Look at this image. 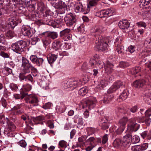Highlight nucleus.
<instances>
[{
    "instance_id": "nucleus-35",
    "label": "nucleus",
    "mask_w": 151,
    "mask_h": 151,
    "mask_svg": "<svg viewBox=\"0 0 151 151\" xmlns=\"http://www.w3.org/2000/svg\"><path fill=\"white\" fill-rule=\"evenodd\" d=\"M37 6L38 9L42 12L44 13L46 9L44 4L41 1H38L37 2Z\"/></svg>"
},
{
    "instance_id": "nucleus-46",
    "label": "nucleus",
    "mask_w": 151,
    "mask_h": 151,
    "mask_svg": "<svg viewBox=\"0 0 151 151\" xmlns=\"http://www.w3.org/2000/svg\"><path fill=\"white\" fill-rule=\"evenodd\" d=\"M131 142L132 143H138L140 141V139L139 136L137 135L134 136L132 137H131Z\"/></svg>"
},
{
    "instance_id": "nucleus-40",
    "label": "nucleus",
    "mask_w": 151,
    "mask_h": 151,
    "mask_svg": "<svg viewBox=\"0 0 151 151\" xmlns=\"http://www.w3.org/2000/svg\"><path fill=\"white\" fill-rule=\"evenodd\" d=\"M103 17H107L109 16H110L112 14V11L109 9H105L102 10Z\"/></svg>"
},
{
    "instance_id": "nucleus-25",
    "label": "nucleus",
    "mask_w": 151,
    "mask_h": 151,
    "mask_svg": "<svg viewBox=\"0 0 151 151\" xmlns=\"http://www.w3.org/2000/svg\"><path fill=\"white\" fill-rule=\"evenodd\" d=\"M140 122L145 123L147 126H149L151 122V119L149 117L147 116H143L140 118Z\"/></svg>"
},
{
    "instance_id": "nucleus-24",
    "label": "nucleus",
    "mask_w": 151,
    "mask_h": 151,
    "mask_svg": "<svg viewBox=\"0 0 151 151\" xmlns=\"http://www.w3.org/2000/svg\"><path fill=\"white\" fill-rule=\"evenodd\" d=\"M118 40L119 38L116 39V41L115 42L116 44L117 45L116 51L118 53L120 54L124 52V47L121 44H118V43H119Z\"/></svg>"
},
{
    "instance_id": "nucleus-50",
    "label": "nucleus",
    "mask_w": 151,
    "mask_h": 151,
    "mask_svg": "<svg viewBox=\"0 0 151 151\" xmlns=\"http://www.w3.org/2000/svg\"><path fill=\"white\" fill-rule=\"evenodd\" d=\"M31 89V86L29 84L24 85L23 86V87L21 89L22 91L24 90L26 91H29Z\"/></svg>"
},
{
    "instance_id": "nucleus-15",
    "label": "nucleus",
    "mask_w": 151,
    "mask_h": 151,
    "mask_svg": "<svg viewBox=\"0 0 151 151\" xmlns=\"http://www.w3.org/2000/svg\"><path fill=\"white\" fill-rule=\"evenodd\" d=\"M30 59L32 63L36 64L38 66L42 65L43 61V60L42 58H38L36 56L34 55H31L30 56Z\"/></svg>"
},
{
    "instance_id": "nucleus-11",
    "label": "nucleus",
    "mask_w": 151,
    "mask_h": 151,
    "mask_svg": "<svg viewBox=\"0 0 151 151\" xmlns=\"http://www.w3.org/2000/svg\"><path fill=\"white\" fill-rule=\"evenodd\" d=\"M7 127L5 129L4 132H7L8 133L11 131H14L16 129V127L14 124L12 122H11L9 118H6Z\"/></svg>"
},
{
    "instance_id": "nucleus-43",
    "label": "nucleus",
    "mask_w": 151,
    "mask_h": 151,
    "mask_svg": "<svg viewBox=\"0 0 151 151\" xmlns=\"http://www.w3.org/2000/svg\"><path fill=\"white\" fill-rule=\"evenodd\" d=\"M127 96L128 94L127 93L126 91H124L119 96V99L121 100V101H124L127 98Z\"/></svg>"
},
{
    "instance_id": "nucleus-53",
    "label": "nucleus",
    "mask_w": 151,
    "mask_h": 151,
    "mask_svg": "<svg viewBox=\"0 0 151 151\" xmlns=\"http://www.w3.org/2000/svg\"><path fill=\"white\" fill-rule=\"evenodd\" d=\"M109 125V124L108 122H103L102 123V125L101 126L102 129L104 130L108 128Z\"/></svg>"
},
{
    "instance_id": "nucleus-48",
    "label": "nucleus",
    "mask_w": 151,
    "mask_h": 151,
    "mask_svg": "<svg viewBox=\"0 0 151 151\" xmlns=\"http://www.w3.org/2000/svg\"><path fill=\"white\" fill-rule=\"evenodd\" d=\"M45 119L44 116H39L36 117L35 118L33 119V121L36 123H38V122L41 121Z\"/></svg>"
},
{
    "instance_id": "nucleus-63",
    "label": "nucleus",
    "mask_w": 151,
    "mask_h": 151,
    "mask_svg": "<svg viewBox=\"0 0 151 151\" xmlns=\"http://www.w3.org/2000/svg\"><path fill=\"white\" fill-rule=\"evenodd\" d=\"M56 22L58 26H61L63 24V19H58L56 20Z\"/></svg>"
},
{
    "instance_id": "nucleus-17",
    "label": "nucleus",
    "mask_w": 151,
    "mask_h": 151,
    "mask_svg": "<svg viewBox=\"0 0 151 151\" xmlns=\"http://www.w3.org/2000/svg\"><path fill=\"white\" fill-rule=\"evenodd\" d=\"M43 35H45L47 36L48 37L51 38L52 39L54 40L56 38L58 37V34L56 32H44L40 34V36H42Z\"/></svg>"
},
{
    "instance_id": "nucleus-2",
    "label": "nucleus",
    "mask_w": 151,
    "mask_h": 151,
    "mask_svg": "<svg viewBox=\"0 0 151 151\" xmlns=\"http://www.w3.org/2000/svg\"><path fill=\"white\" fill-rule=\"evenodd\" d=\"M101 27H96L92 29V32L94 33H97L96 34L94 35V36L96 37V38H98L99 40L98 42H96L97 45H96L97 48L99 50L101 51H104L107 49V41L104 40V39H102L101 36H100L98 37L96 35H99L100 33L102 32L101 29Z\"/></svg>"
},
{
    "instance_id": "nucleus-21",
    "label": "nucleus",
    "mask_w": 151,
    "mask_h": 151,
    "mask_svg": "<svg viewBox=\"0 0 151 151\" xmlns=\"http://www.w3.org/2000/svg\"><path fill=\"white\" fill-rule=\"evenodd\" d=\"M74 9L75 12H83L84 10L83 8L82 4L78 2H74Z\"/></svg>"
},
{
    "instance_id": "nucleus-38",
    "label": "nucleus",
    "mask_w": 151,
    "mask_h": 151,
    "mask_svg": "<svg viewBox=\"0 0 151 151\" xmlns=\"http://www.w3.org/2000/svg\"><path fill=\"white\" fill-rule=\"evenodd\" d=\"M70 30L69 29H66L60 32V37L68 36L70 32Z\"/></svg>"
},
{
    "instance_id": "nucleus-4",
    "label": "nucleus",
    "mask_w": 151,
    "mask_h": 151,
    "mask_svg": "<svg viewBox=\"0 0 151 151\" xmlns=\"http://www.w3.org/2000/svg\"><path fill=\"white\" fill-rule=\"evenodd\" d=\"M25 46V42L23 41H20L13 44L11 46V48L15 52L20 53V52L24 50V48Z\"/></svg>"
},
{
    "instance_id": "nucleus-20",
    "label": "nucleus",
    "mask_w": 151,
    "mask_h": 151,
    "mask_svg": "<svg viewBox=\"0 0 151 151\" xmlns=\"http://www.w3.org/2000/svg\"><path fill=\"white\" fill-rule=\"evenodd\" d=\"M144 95L145 96L144 99L147 102H151V91L149 89L144 90Z\"/></svg>"
},
{
    "instance_id": "nucleus-49",
    "label": "nucleus",
    "mask_w": 151,
    "mask_h": 151,
    "mask_svg": "<svg viewBox=\"0 0 151 151\" xmlns=\"http://www.w3.org/2000/svg\"><path fill=\"white\" fill-rule=\"evenodd\" d=\"M99 0H91L89 1L88 4V7L94 6L96 5L98 1Z\"/></svg>"
},
{
    "instance_id": "nucleus-7",
    "label": "nucleus",
    "mask_w": 151,
    "mask_h": 151,
    "mask_svg": "<svg viewBox=\"0 0 151 151\" xmlns=\"http://www.w3.org/2000/svg\"><path fill=\"white\" fill-rule=\"evenodd\" d=\"M139 125L136 122L135 118H132L129 121L128 129L132 131L136 132L138 130Z\"/></svg>"
},
{
    "instance_id": "nucleus-33",
    "label": "nucleus",
    "mask_w": 151,
    "mask_h": 151,
    "mask_svg": "<svg viewBox=\"0 0 151 151\" xmlns=\"http://www.w3.org/2000/svg\"><path fill=\"white\" fill-rule=\"evenodd\" d=\"M61 45L60 41L58 40L55 41L52 44V47L55 50H57L60 49Z\"/></svg>"
},
{
    "instance_id": "nucleus-54",
    "label": "nucleus",
    "mask_w": 151,
    "mask_h": 151,
    "mask_svg": "<svg viewBox=\"0 0 151 151\" xmlns=\"http://www.w3.org/2000/svg\"><path fill=\"white\" fill-rule=\"evenodd\" d=\"M86 130L88 134H92L94 133L95 129L94 128L88 127L87 128Z\"/></svg>"
},
{
    "instance_id": "nucleus-61",
    "label": "nucleus",
    "mask_w": 151,
    "mask_h": 151,
    "mask_svg": "<svg viewBox=\"0 0 151 151\" xmlns=\"http://www.w3.org/2000/svg\"><path fill=\"white\" fill-rule=\"evenodd\" d=\"M19 144L21 147H26L27 143L24 140H22L20 141L18 143Z\"/></svg>"
},
{
    "instance_id": "nucleus-41",
    "label": "nucleus",
    "mask_w": 151,
    "mask_h": 151,
    "mask_svg": "<svg viewBox=\"0 0 151 151\" xmlns=\"http://www.w3.org/2000/svg\"><path fill=\"white\" fill-rule=\"evenodd\" d=\"M88 92L87 87H84L81 88L79 91V94L82 96H84Z\"/></svg>"
},
{
    "instance_id": "nucleus-9",
    "label": "nucleus",
    "mask_w": 151,
    "mask_h": 151,
    "mask_svg": "<svg viewBox=\"0 0 151 151\" xmlns=\"http://www.w3.org/2000/svg\"><path fill=\"white\" fill-rule=\"evenodd\" d=\"M12 28L10 29L5 25H0V30L5 32L6 36L9 38H11L14 36V33L12 31Z\"/></svg>"
},
{
    "instance_id": "nucleus-60",
    "label": "nucleus",
    "mask_w": 151,
    "mask_h": 151,
    "mask_svg": "<svg viewBox=\"0 0 151 151\" xmlns=\"http://www.w3.org/2000/svg\"><path fill=\"white\" fill-rule=\"evenodd\" d=\"M89 63L91 65V67L92 68L94 65L96 66L97 62L95 59H93L90 61Z\"/></svg>"
},
{
    "instance_id": "nucleus-5",
    "label": "nucleus",
    "mask_w": 151,
    "mask_h": 151,
    "mask_svg": "<svg viewBox=\"0 0 151 151\" xmlns=\"http://www.w3.org/2000/svg\"><path fill=\"white\" fill-rule=\"evenodd\" d=\"M96 103L95 99L92 97H90L86 101H82L81 105L83 108H87L88 109H91L95 106Z\"/></svg>"
},
{
    "instance_id": "nucleus-44",
    "label": "nucleus",
    "mask_w": 151,
    "mask_h": 151,
    "mask_svg": "<svg viewBox=\"0 0 151 151\" xmlns=\"http://www.w3.org/2000/svg\"><path fill=\"white\" fill-rule=\"evenodd\" d=\"M106 85V82L104 81L101 80L97 86V88H99V90L105 87Z\"/></svg>"
},
{
    "instance_id": "nucleus-58",
    "label": "nucleus",
    "mask_w": 151,
    "mask_h": 151,
    "mask_svg": "<svg viewBox=\"0 0 151 151\" xmlns=\"http://www.w3.org/2000/svg\"><path fill=\"white\" fill-rule=\"evenodd\" d=\"M108 135L107 134H105L102 138V143L104 144L108 141Z\"/></svg>"
},
{
    "instance_id": "nucleus-59",
    "label": "nucleus",
    "mask_w": 151,
    "mask_h": 151,
    "mask_svg": "<svg viewBox=\"0 0 151 151\" xmlns=\"http://www.w3.org/2000/svg\"><path fill=\"white\" fill-rule=\"evenodd\" d=\"M48 24L50 25H51L53 27H57L58 28L59 27V26H58L57 24V23L56 22H55L53 21H50Z\"/></svg>"
},
{
    "instance_id": "nucleus-27",
    "label": "nucleus",
    "mask_w": 151,
    "mask_h": 151,
    "mask_svg": "<svg viewBox=\"0 0 151 151\" xmlns=\"http://www.w3.org/2000/svg\"><path fill=\"white\" fill-rule=\"evenodd\" d=\"M67 3L63 2L62 1L58 0L56 1L55 3V7L57 9H62L65 7L67 6Z\"/></svg>"
},
{
    "instance_id": "nucleus-18",
    "label": "nucleus",
    "mask_w": 151,
    "mask_h": 151,
    "mask_svg": "<svg viewBox=\"0 0 151 151\" xmlns=\"http://www.w3.org/2000/svg\"><path fill=\"white\" fill-rule=\"evenodd\" d=\"M146 81L144 79L138 80L135 81L132 84V85L136 88H139L144 86Z\"/></svg>"
},
{
    "instance_id": "nucleus-23",
    "label": "nucleus",
    "mask_w": 151,
    "mask_h": 151,
    "mask_svg": "<svg viewBox=\"0 0 151 151\" xmlns=\"http://www.w3.org/2000/svg\"><path fill=\"white\" fill-rule=\"evenodd\" d=\"M125 129L123 127L119 125L118 127L114 126L112 127L113 132L117 134H121Z\"/></svg>"
},
{
    "instance_id": "nucleus-14",
    "label": "nucleus",
    "mask_w": 151,
    "mask_h": 151,
    "mask_svg": "<svg viewBox=\"0 0 151 151\" xmlns=\"http://www.w3.org/2000/svg\"><path fill=\"white\" fill-rule=\"evenodd\" d=\"M122 83L118 81L115 83L108 90V93H111L115 92L117 89L122 85Z\"/></svg>"
},
{
    "instance_id": "nucleus-34",
    "label": "nucleus",
    "mask_w": 151,
    "mask_h": 151,
    "mask_svg": "<svg viewBox=\"0 0 151 151\" xmlns=\"http://www.w3.org/2000/svg\"><path fill=\"white\" fill-rule=\"evenodd\" d=\"M144 46L147 48L149 52L151 51V38L147 39L144 43Z\"/></svg>"
},
{
    "instance_id": "nucleus-8",
    "label": "nucleus",
    "mask_w": 151,
    "mask_h": 151,
    "mask_svg": "<svg viewBox=\"0 0 151 151\" xmlns=\"http://www.w3.org/2000/svg\"><path fill=\"white\" fill-rule=\"evenodd\" d=\"M64 20L67 25L68 27L72 26L76 21L74 16L72 13L67 14L64 18Z\"/></svg>"
},
{
    "instance_id": "nucleus-31",
    "label": "nucleus",
    "mask_w": 151,
    "mask_h": 151,
    "mask_svg": "<svg viewBox=\"0 0 151 151\" xmlns=\"http://www.w3.org/2000/svg\"><path fill=\"white\" fill-rule=\"evenodd\" d=\"M96 141V139L95 137H89L86 141V142L89 143L90 145L95 146V147L96 145L95 143Z\"/></svg>"
},
{
    "instance_id": "nucleus-3",
    "label": "nucleus",
    "mask_w": 151,
    "mask_h": 151,
    "mask_svg": "<svg viewBox=\"0 0 151 151\" xmlns=\"http://www.w3.org/2000/svg\"><path fill=\"white\" fill-rule=\"evenodd\" d=\"M81 84V82L80 80L70 79L65 83L64 87L65 88H70L72 89H73L80 86Z\"/></svg>"
},
{
    "instance_id": "nucleus-51",
    "label": "nucleus",
    "mask_w": 151,
    "mask_h": 151,
    "mask_svg": "<svg viewBox=\"0 0 151 151\" xmlns=\"http://www.w3.org/2000/svg\"><path fill=\"white\" fill-rule=\"evenodd\" d=\"M41 86L44 89H46L48 88V83L45 81H42L41 82Z\"/></svg>"
},
{
    "instance_id": "nucleus-26",
    "label": "nucleus",
    "mask_w": 151,
    "mask_h": 151,
    "mask_svg": "<svg viewBox=\"0 0 151 151\" xmlns=\"http://www.w3.org/2000/svg\"><path fill=\"white\" fill-rule=\"evenodd\" d=\"M58 57L57 55L54 54H50L47 56V59L49 63L51 64L54 62Z\"/></svg>"
},
{
    "instance_id": "nucleus-37",
    "label": "nucleus",
    "mask_w": 151,
    "mask_h": 151,
    "mask_svg": "<svg viewBox=\"0 0 151 151\" xmlns=\"http://www.w3.org/2000/svg\"><path fill=\"white\" fill-rule=\"evenodd\" d=\"M22 112L19 109V107H14L10 113L13 115H16L21 114Z\"/></svg>"
},
{
    "instance_id": "nucleus-13",
    "label": "nucleus",
    "mask_w": 151,
    "mask_h": 151,
    "mask_svg": "<svg viewBox=\"0 0 151 151\" xmlns=\"http://www.w3.org/2000/svg\"><path fill=\"white\" fill-rule=\"evenodd\" d=\"M148 147L147 143H144L141 145L132 146L131 150L132 151H141L146 150Z\"/></svg>"
},
{
    "instance_id": "nucleus-47",
    "label": "nucleus",
    "mask_w": 151,
    "mask_h": 151,
    "mask_svg": "<svg viewBox=\"0 0 151 151\" xmlns=\"http://www.w3.org/2000/svg\"><path fill=\"white\" fill-rule=\"evenodd\" d=\"M140 70V68L139 67H136L131 69L130 72L132 74H135Z\"/></svg>"
},
{
    "instance_id": "nucleus-52",
    "label": "nucleus",
    "mask_w": 151,
    "mask_h": 151,
    "mask_svg": "<svg viewBox=\"0 0 151 151\" xmlns=\"http://www.w3.org/2000/svg\"><path fill=\"white\" fill-rule=\"evenodd\" d=\"M129 64L125 62H121L119 65V66L122 68H125L128 67L129 65Z\"/></svg>"
},
{
    "instance_id": "nucleus-64",
    "label": "nucleus",
    "mask_w": 151,
    "mask_h": 151,
    "mask_svg": "<svg viewBox=\"0 0 151 151\" xmlns=\"http://www.w3.org/2000/svg\"><path fill=\"white\" fill-rule=\"evenodd\" d=\"M51 106V103L50 102H48L46 103L45 105H43L42 106V108L45 109H50Z\"/></svg>"
},
{
    "instance_id": "nucleus-57",
    "label": "nucleus",
    "mask_w": 151,
    "mask_h": 151,
    "mask_svg": "<svg viewBox=\"0 0 151 151\" xmlns=\"http://www.w3.org/2000/svg\"><path fill=\"white\" fill-rule=\"evenodd\" d=\"M0 43L4 44L6 43L5 37L3 34L0 33Z\"/></svg>"
},
{
    "instance_id": "nucleus-16",
    "label": "nucleus",
    "mask_w": 151,
    "mask_h": 151,
    "mask_svg": "<svg viewBox=\"0 0 151 151\" xmlns=\"http://www.w3.org/2000/svg\"><path fill=\"white\" fill-rule=\"evenodd\" d=\"M25 97V101L27 103L34 104L38 102L37 98L34 95H30Z\"/></svg>"
},
{
    "instance_id": "nucleus-19",
    "label": "nucleus",
    "mask_w": 151,
    "mask_h": 151,
    "mask_svg": "<svg viewBox=\"0 0 151 151\" xmlns=\"http://www.w3.org/2000/svg\"><path fill=\"white\" fill-rule=\"evenodd\" d=\"M129 26V24L126 20H123L120 21L118 23L119 27L122 29H124L128 28Z\"/></svg>"
},
{
    "instance_id": "nucleus-30",
    "label": "nucleus",
    "mask_w": 151,
    "mask_h": 151,
    "mask_svg": "<svg viewBox=\"0 0 151 151\" xmlns=\"http://www.w3.org/2000/svg\"><path fill=\"white\" fill-rule=\"evenodd\" d=\"M20 91V95L19 94H15L14 95V96L16 99H23L28 95L26 93L22 92L21 91Z\"/></svg>"
},
{
    "instance_id": "nucleus-28",
    "label": "nucleus",
    "mask_w": 151,
    "mask_h": 151,
    "mask_svg": "<svg viewBox=\"0 0 151 151\" xmlns=\"http://www.w3.org/2000/svg\"><path fill=\"white\" fill-rule=\"evenodd\" d=\"M105 71L108 73H110L113 71V65L111 64H108L105 66Z\"/></svg>"
},
{
    "instance_id": "nucleus-36",
    "label": "nucleus",
    "mask_w": 151,
    "mask_h": 151,
    "mask_svg": "<svg viewBox=\"0 0 151 151\" xmlns=\"http://www.w3.org/2000/svg\"><path fill=\"white\" fill-rule=\"evenodd\" d=\"M113 145L115 147H119L122 145V142L121 139L117 138L113 142Z\"/></svg>"
},
{
    "instance_id": "nucleus-6",
    "label": "nucleus",
    "mask_w": 151,
    "mask_h": 151,
    "mask_svg": "<svg viewBox=\"0 0 151 151\" xmlns=\"http://www.w3.org/2000/svg\"><path fill=\"white\" fill-rule=\"evenodd\" d=\"M19 16V15H17L15 17H13L9 19L8 20V24L6 25V26L11 29L14 27L18 23H21L22 20L18 17Z\"/></svg>"
},
{
    "instance_id": "nucleus-1",
    "label": "nucleus",
    "mask_w": 151,
    "mask_h": 151,
    "mask_svg": "<svg viewBox=\"0 0 151 151\" xmlns=\"http://www.w3.org/2000/svg\"><path fill=\"white\" fill-rule=\"evenodd\" d=\"M22 73L19 74V78L21 80H25V81L27 80L32 82L33 78L32 76L29 74L27 76H25L24 74L29 73L30 70L34 69V68L29 63V60L26 58L22 57Z\"/></svg>"
},
{
    "instance_id": "nucleus-29",
    "label": "nucleus",
    "mask_w": 151,
    "mask_h": 151,
    "mask_svg": "<svg viewBox=\"0 0 151 151\" xmlns=\"http://www.w3.org/2000/svg\"><path fill=\"white\" fill-rule=\"evenodd\" d=\"M35 1H30L27 2V6L29 10L32 11L35 9Z\"/></svg>"
},
{
    "instance_id": "nucleus-32",
    "label": "nucleus",
    "mask_w": 151,
    "mask_h": 151,
    "mask_svg": "<svg viewBox=\"0 0 151 151\" xmlns=\"http://www.w3.org/2000/svg\"><path fill=\"white\" fill-rule=\"evenodd\" d=\"M56 109L58 112L60 113H63L66 109L65 106L63 104H60L59 105H58L56 107Z\"/></svg>"
},
{
    "instance_id": "nucleus-39",
    "label": "nucleus",
    "mask_w": 151,
    "mask_h": 151,
    "mask_svg": "<svg viewBox=\"0 0 151 151\" xmlns=\"http://www.w3.org/2000/svg\"><path fill=\"white\" fill-rule=\"evenodd\" d=\"M128 119L127 117H124L121 119L119 121V125L123 127L124 129L125 127V125Z\"/></svg>"
},
{
    "instance_id": "nucleus-12",
    "label": "nucleus",
    "mask_w": 151,
    "mask_h": 151,
    "mask_svg": "<svg viewBox=\"0 0 151 151\" xmlns=\"http://www.w3.org/2000/svg\"><path fill=\"white\" fill-rule=\"evenodd\" d=\"M132 135L130 134H126L123 137L122 141V146L124 147L129 146L131 142V137Z\"/></svg>"
},
{
    "instance_id": "nucleus-45",
    "label": "nucleus",
    "mask_w": 151,
    "mask_h": 151,
    "mask_svg": "<svg viewBox=\"0 0 151 151\" xmlns=\"http://www.w3.org/2000/svg\"><path fill=\"white\" fill-rule=\"evenodd\" d=\"M12 70L11 68L6 67L4 68L3 72L5 75H8L11 74L12 72Z\"/></svg>"
},
{
    "instance_id": "nucleus-62",
    "label": "nucleus",
    "mask_w": 151,
    "mask_h": 151,
    "mask_svg": "<svg viewBox=\"0 0 151 151\" xmlns=\"http://www.w3.org/2000/svg\"><path fill=\"white\" fill-rule=\"evenodd\" d=\"M127 51H129L131 53H132L135 51L134 47L132 45H130L128 47Z\"/></svg>"
},
{
    "instance_id": "nucleus-42",
    "label": "nucleus",
    "mask_w": 151,
    "mask_h": 151,
    "mask_svg": "<svg viewBox=\"0 0 151 151\" xmlns=\"http://www.w3.org/2000/svg\"><path fill=\"white\" fill-rule=\"evenodd\" d=\"M42 42L44 45L46 46L50 44L51 42L50 39L47 36L43 38L42 39Z\"/></svg>"
},
{
    "instance_id": "nucleus-10",
    "label": "nucleus",
    "mask_w": 151,
    "mask_h": 151,
    "mask_svg": "<svg viewBox=\"0 0 151 151\" xmlns=\"http://www.w3.org/2000/svg\"><path fill=\"white\" fill-rule=\"evenodd\" d=\"M21 32L24 36L31 37L35 33V31L33 29H31L25 26H23L22 28Z\"/></svg>"
},
{
    "instance_id": "nucleus-56",
    "label": "nucleus",
    "mask_w": 151,
    "mask_h": 151,
    "mask_svg": "<svg viewBox=\"0 0 151 151\" xmlns=\"http://www.w3.org/2000/svg\"><path fill=\"white\" fill-rule=\"evenodd\" d=\"M81 68L83 71H85L90 68V66L88 65L86 63H84L82 65Z\"/></svg>"
},
{
    "instance_id": "nucleus-22",
    "label": "nucleus",
    "mask_w": 151,
    "mask_h": 151,
    "mask_svg": "<svg viewBox=\"0 0 151 151\" xmlns=\"http://www.w3.org/2000/svg\"><path fill=\"white\" fill-rule=\"evenodd\" d=\"M8 4L9 6L12 9L18 8L20 6L17 0H9Z\"/></svg>"
},
{
    "instance_id": "nucleus-55",
    "label": "nucleus",
    "mask_w": 151,
    "mask_h": 151,
    "mask_svg": "<svg viewBox=\"0 0 151 151\" xmlns=\"http://www.w3.org/2000/svg\"><path fill=\"white\" fill-rule=\"evenodd\" d=\"M59 145L62 148H66L67 147V143L64 140L60 141L59 143Z\"/></svg>"
}]
</instances>
